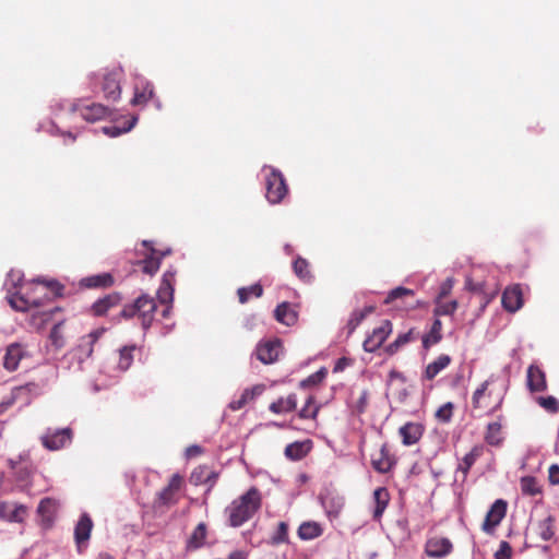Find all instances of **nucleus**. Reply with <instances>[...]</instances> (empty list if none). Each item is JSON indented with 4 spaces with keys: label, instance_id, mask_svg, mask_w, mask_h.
Wrapping results in <instances>:
<instances>
[{
    "label": "nucleus",
    "instance_id": "55",
    "mask_svg": "<svg viewBox=\"0 0 559 559\" xmlns=\"http://www.w3.org/2000/svg\"><path fill=\"white\" fill-rule=\"evenodd\" d=\"M27 514V508L23 504H16L9 513L8 522L22 523Z\"/></svg>",
    "mask_w": 559,
    "mask_h": 559
},
{
    "label": "nucleus",
    "instance_id": "49",
    "mask_svg": "<svg viewBox=\"0 0 559 559\" xmlns=\"http://www.w3.org/2000/svg\"><path fill=\"white\" fill-rule=\"evenodd\" d=\"M537 404L550 414H557L559 412V401L552 396H539L536 399Z\"/></svg>",
    "mask_w": 559,
    "mask_h": 559
},
{
    "label": "nucleus",
    "instance_id": "27",
    "mask_svg": "<svg viewBox=\"0 0 559 559\" xmlns=\"http://www.w3.org/2000/svg\"><path fill=\"white\" fill-rule=\"evenodd\" d=\"M264 389L263 384H257L250 389L243 390L239 399H235L229 403V408L231 411L241 409L248 402L253 401L257 396L261 395Z\"/></svg>",
    "mask_w": 559,
    "mask_h": 559
},
{
    "label": "nucleus",
    "instance_id": "61",
    "mask_svg": "<svg viewBox=\"0 0 559 559\" xmlns=\"http://www.w3.org/2000/svg\"><path fill=\"white\" fill-rule=\"evenodd\" d=\"M453 281L451 278L445 280L440 286V292L437 299H443L447 297L451 293Z\"/></svg>",
    "mask_w": 559,
    "mask_h": 559
},
{
    "label": "nucleus",
    "instance_id": "41",
    "mask_svg": "<svg viewBox=\"0 0 559 559\" xmlns=\"http://www.w3.org/2000/svg\"><path fill=\"white\" fill-rule=\"evenodd\" d=\"M8 464L11 467L13 475L19 481H25L29 478L31 468L27 462H24L22 460L14 461L13 459H10L8 461Z\"/></svg>",
    "mask_w": 559,
    "mask_h": 559
},
{
    "label": "nucleus",
    "instance_id": "56",
    "mask_svg": "<svg viewBox=\"0 0 559 559\" xmlns=\"http://www.w3.org/2000/svg\"><path fill=\"white\" fill-rule=\"evenodd\" d=\"M362 320H364V313H360L357 310H354L352 312L350 318L346 325V328L348 330V335H350L357 329V326L361 323Z\"/></svg>",
    "mask_w": 559,
    "mask_h": 559
},
{
    "label": "nucleus",
    "instance_id": "2",
    "mask_svg": "<svg viewBox=\"0 0 559 559\" xmlns=\"http://www.w3.org/2000/svg\"><path fill=\"white\" fill-rule=\"evenodd\" d=\"M41 287H26L25 293H16L9 298V302L11 307L17 311H26L32 307H39L41 305L40 298L36 295L40 289H44L45 293L43 296L45 298H55L62 296V292L64 289L63 285H61L57 281H38L37 282Z\"/></svg>",
    "mask_w": 559,
    "mask_h": 559
},
{
    "label": "nucleus",
    "instance_id": "24",
    "mask_svg": "<svg viewBox=\"0 0 559 559\" xmlns=\"http://www.w3.org/2000/svg\"><path fill=\"white\" fill-rule=\"evenodd\" d=\"M121 300L122 296L120 293L108 294L93 304L92 311L97 317L105 316L109 309L118 306Z\"/></svg>",
    "mask_w": 559,
    "mask_h": 559
},
{
    "label": "nucleus",
    "instance_id": "14",
    "mask_svg": "<svg viewBox=\"0 0 559 559\" xmlns=\"http://www.w3.org/2000/svg\"><path fill=\"white\" fill-rule=\"evenodd\" d=\"M282 352V342L278 338L260 342L255 348L257 358L262 364H273Z\"/></svg>",
    "mask_w": 559,
    "mask_h": 559
},
{
    "label": "nucleus",
    "instance_id": "50",
    "mask_svg": "<svg viewBox=\"0 0 559 559\" xmlns=\"http://www.w3.org/2000/svg\"><path fill=\"white\" fill-rule=\"evenodd\" d=\"M453 412L454 404L452 402H447L437 409L435 416L438 421L447 424L451 421Z\"/></svg>",
    "mask_w": 559,
    "mask_h": 559
},
{
    "label": "nucleus",
    "instance_id": "10",
    "mask_svg": "<svg viewBox=\"0 0 559 559\" xmlns=\"http://www.w3.org/2000/svg\"><path fill=\"white\" fill-rule=\"evenodd\" d=\"M393 325L390 320H383L379 326L374 328L370 335L362 343L365 352L374 353L379 349L386 338L391 335Z\"/></svg>",
    "mask_w": 559,
    "mask_h": 559
},
{
    "label": "nucleus",
    "instance_id": "15",
    "mask_svg": "<svg viewBox=\"0 0 559 559\" xmlns=\"http://www.w3.org/2000/svg\"><path fill=\"white\" fill-rule=\"evenodd\" d=\"M507 507V502L502 499H498L492 503L483 523L484 532L491 533L495 527L500 524L502 519L506 516Z\"/></svg>",
    "mask_w": 559,
    "mask_h": 559
},
{
    "label": "nucleus",
    "instance_id": "20",
    "mask_svg": "<svg viewBox=\"0 0 559 559\" xmlns=\"http://www.w3.org/2000/svg\"><path fill=\"white\" fill-rule=\"evenodd\" d=\"M155 95L154 86L151 82L140 79L134 85V95L131 99L133 106L146 105Z\"/></svg>",
    "mask_w": 559,
    "mask_h": 559
},
{
    "label": "nucleus",
    "instance_id": "57",
    "mask_svg": "<svg viewBox=\"0 0 559 559\" xmlns=\"http://www.w3.org/2000/svg\"><path fill=\"white\" fill-rule=\"evenodd\" d=\"M368 392L367 391H362L359 395V397L357 399V401L355 402V405H354V411L360 415L362 413L366 412L367 409V406H368Z\"/></svg>",
    "mask_w": 559,
    "mask_h": 559
},
{
    "label": "nucleus",
    "instance_id": "22",
    "mask_svg": "<svg viewBox=\"0 0 559 559\" xmlns=\"http://www.w3.org/2000/svg\"><path fill=\"white\" fill-rule=\"evenodd\" d=\"M58 501L52 498H44L40 500L37 512L46 527H49L52 524L58 511Z\"/></svg>",
    "mask_w": 559,
    "mask_h": 559
},
{
    "label": "nucleus",
    "instance_id": "36",
    "mask_svg": "<svg viewBox=\"0 0 559 559\" xmlns=\"http://www.w3.org/2000/svg\"><path fill=\"white\" fill-rule=\"evenodd\" d=\"M484 439L489 445L499 447L503 441L501 423H489L486 427Z\"/></svg>",
    "mask_w": 559,
    "mask_h": 559
},
{
    "label": "nucleus",
    "instance_id": "37",
    "mask_svg": "<svg viewBox=\"0 0 559 559\" xmlns=\"http://www.w3.org/2000/svg\"><path fill=\"white\" fill-rule=\"evenodd\" d=\"M442 323L439 319H436L431 325L429 333L425 334L421 338L423 347L425 349L438 344L442 340Z\"/></svg>",
    "mask_w": 559,
    "mask_h": 559
},
{
    "label": "nucleus",
    "instance_id": "25",
    "mask_svg": "<svg viewBox=\"0 0 559 559\" xmlns=\"http://www.w3.org/2000/svg\"><path fill=\"white\" fill-rule=\"evenodd\" d=\"M92 528L93 521L91 516L86 513L82 514L74 528V539L79 548L90 539Z\"/></svg>",
    "mask_w": 559,
    "mask_h": 559
},
{
    "label": "nucleus",
    "instance_id": "38",
    "mask_svg": "<svg viewBox=\"0 0 559 559\" xmlns=\"http://www.w3.org/2000/svg\"><path fill=\"white\" fill-rule=\"evenodd\" d=\"M206 534H207L206 524L199 523L188 539L187 548L188 549L201 548L205 543Z\"/></svg>",
    "mask_w": 559,
    "mask_h": 559
},
{
    "label": "nucleus",
    "instance_id": "43",
    "mask_svg": "<svg viewBox=\"0 0 559 559\" xmlns=\"http://www.w3.org/2000/svg\"><path fill=\"white\" fill-rule=\"evenodd\" d=\"M293 269L295 274L304 282H310L313 277L310 271L309 262L301 257H298L294 261Z\"/></svg>",
    "mask_w": 559,
    "mask_h": 559
},
{
    "label": "nucleus",
    "instance_id": "26",
    "mask_svg": "<svg viewBox=\"0 0 559 559\" xmlns=\"http://www.w3.org/2000/svg\"><path fill=\"white\" fill-rule=\"evenodd\" d=\"M109 114V108L98 103H94L80 108L81 117L88 122L102 120Z\"/></svg>",
    "mask_w": 559,
    "mask_h": 559
},
{
    "label": "nucleus",
    "instance_id": "40",
    "mask_svg": "<svg viewBox=\"0 0 559 559\" xmlns=\"http://www.w3.org/2000/svg\"><path fill=\"white\" fill-rule=\"evenodd\" d=\"M100 335L102 331L96 330L81 337L80 344L78 346L80 353L83 354L85 357H90L93 353V346L98 341Z\"/></svg>",
    "mask_w": 559,
    "mask_h": 559
},
{
    "label": "nucleus",
    "instance_id": "48",
    "mask_svg": "<svg viewBox=\"0 0 559 559\" xmlns=\"http://www.w3.org/2000/svg\"><path fill=\"white\" fill-rule=\"evenodd\" d=\"M191 478L194 480V483L201 484V483H207V481H215L216 474L212 471H209L204 466H200L199 468L194 469Z\"/></svg>",
    "mask_w": 559,
    "mask_h": 559
},
{
    "label": "nucleus",
    "instance_id": "39",
    "mask_svg": "<svg viewBox=\"0 0 559 559\" xmlns=\"http://www.w3.org/2000/svg\"><path fill=\"white\" fill-rule=\"evenodd\" d=\"M521 491L525 496L535 497L542 495L543 487L534 476H524L520 479Z\"/></svg>",
    "mask_w": 559,
    "mask_h": 559
},
{
    "label": "nucleus",
    "instance_id": "31",
    "mask_svg": "<svg viewBox=\"0 0 559 559\" xmlns=\"http://www.w3.org/2000/svg\"><path fill=\"white\" fill-rule=\"evenodd\" d=\"M297 407V395L292 393L286 397H280L276 401L272 402L269 406V409L273 414H286L295 411Z\"/></svg>",
    "mask_w": 559,
    "mask_h": 559
},
{
    "label": "nucleus",
    "instance_id": "59",
    "mask_svg": "<svg viewBox=\"0 0 559 559\" xmlns=\"http://www.w3.org/2000/svg\"><path fill=\"white\" fill-rule=\"evenodd\" d=\"M496 559H510L511 558V547L507 542H502L500 545V549L495 555Z\"/></svg>",
    "mask_w": 559,
    "mask_h": 559
},
{
    "label": "nucleus",
    "instance_id": "44",
    "mask_svg": "<svg viewBox=\"0 0 559 559\" xmlns=\"http://www.w3.org/2000/svg\"><path fill=\"white\" fill-rule=\"evenodd\" d=\"M136 349L135 345L123 346L119 350L118 368L121 371L128 370L134 359L133 353Z\"/></svg>",
    "mask_w": 559,
    "mask_h": 559
},
{
    "label": "nucleus",
    "instance_id": "52",
    "mask_svg": "<svg viewBox=\"0 0 559 559\" xmlns=\"http://www.w3.org/2000/svg\"><path fill=\"white\" fill-rule=\"evenodd\" d=\"M442 299H437V306L435 308V314L439 316H450L455 312L457 309V301L451 300L449 302H442Z\"/></svg>",
    "mask_w": 559,
    "mask_h": 559
},
{
    "label": "nucleus",
    "instance_id": "21",
    "mask_svg": "<svg viewBox=\"0 0 559 559\" xmlns=\"http://www.w3.org/2000/svg\"><path fill=\"white\" fill-rule=\"evenodd\" d=\"M485 448L483 444H476L472 450L465 454L459 462L456 473L462 474L463 480L467 477V474L475 462L484 454Z\"/></svg>",
    "mask_w": 559,
    "mask_h": 559
},
{
    "label": "nucleus",
    "instance_id": "53",
    "mask_svg": "<svg viewBox=\"0 0 559 559\" xmlns=\"http://www.w3.org/2000/svg\"><path fill=\"white\" fill-rule=\"evenodd\" d=\"M62 324H63V321H59V322L55 323L50 331V334H49L51 344L57 348H61L64 346V337L61 332Z\"/></svg>",
    "mask_w": 559,
    "mask_h": 559
},
{
    "label": "nucleus",
    "instance_id": "3",
    "mask_svg": "<svg viewBox=\"0 0 559 559\" xmlns=\"http://www.w3.org/2000/svg\"><path fill=\"white\" fill-rule=\"evenodd\" d=\"M493 383V376L485 380L473 393L472 405L474 409H487V414L491 415L502 407L507 386L500 391H496L490 385Z\"/></svg>",
    "mask_w": 559,
    "mask_h": 559
},
{
    "label": "nucleus",
    "instance_id": "35",
    "mask_svg": "<svg viewBox=\"0 0 559 559\" xmlns=\"http://www.w3.org/2000/svg\"><path fill=\"white\" fill-rule=\"evenodd\" d=\"M416 338L417 334L415 333L414 329H411L406 333L400 334L392 343L386 345L383 350L390 356L395 355L402 347L415 341Z\"/></svg>",
    "mask_w": 559,
    "mask_h": 559
},
{
    "label": "nucleus",
    "instance_id": "11",
    "mask_svg": "<svg viewBox=\"0 0 559 559\" xmlns=\"http://www.w3.org/2000/svg\"><path fill=\"white\" fill-rule=\"evenodd\" d=\"M142 246L147 249L145 258L139 261L136 264L141 267V271L147 275H154L160 267V261L164 257L170 254V249L159 251L151 247L150 241L144 240Z\"/></svg>",
    "mask_w": 559,
    "mask_h": 559
},
{
    "label": "nucleus",
    "instance_id": "28",
    "mask_svg": "<svg viewBox=\"0 0 559 559\" xmlns=\"http://www.w3.org/2000/svg\"><path fill=\"white\" fill-rule=\"evenodd\" d=\"M274 317L278 322L287 326L294 325L298 320L297 311L292 307L289 302L286 301L280 304L276 307Z\"/></svg>",
    "mask_w": 559,
    "mask_h": 559
},
{
    "label": "nucleus",
    "instance_id": "13",
    "mask_svg": "<svg viewBox=\"0 0 559 559\" xmlns=\"http://www.w3.org/2000/svg\"><path fill=\"white\" fill-rule=\"evenodd\" d=\"M397 460L391 453L388 443H383L379 451L371 455V465L380 474H386L396 465Z\"/></svg>",
    "mask_w": 559,
    "mask_h": 559
},
{
    "label": "nucleus",
    "instance_id": "19",
    "mask_svg": "<svg viewBox=\"0 0 559 559\" xmlns=\"http://www.w3.org/2000/svg\"><path fill=\"white\" fill-rule=\"evenodd\" d=\"M27 356V352L20 343H12L7 347L3 366L8 371L17 369L20 361Z\"/></svg>",
    "mask_w": 559,
    "mask_h": 559
},
{
    "label": "nucleus",
    "instance_id": "45",
    "mask_svg": "<svg viewBox=\"0 0 559 559\" xmlns=\"http://www.w3.org/2000/svg\"><path fill=\"white\" fill-rule=\"evenodd\" d=\"M237 295L240 304H247L251 296L260 298L263 295V288L257 283L248 287L238 288Z\"/></svg>",
    "mask_w": 559,
    "mask_h": 559
},
{
    "label": "nucleus",
    "instance_id": "4",
    "mask_svg": "<svg viewBox=\"0 0 559 559\" xmlns=\"http://www.w3.org/2000/svg\"><path fill=\"white\" fill-rule=\"evenodd\" d=\"M157 304L154 297L148 294H142L132 304L123 306L120 316L123 319L138 318L144 330H147L155 317Z\"/></svg>",
    "mask_w": 559,
    "mask_h": 559
},
{
    "label": "nucleus",
    "instance_id": "58",
    "mask_svg": "<svg viewBox=\"0 0 559 559\" xmlns=\"http://www.w3.org/2000/svg\"><path fill=\"white\" fill-rule=\"evenodd\" d=\"M548 480L551 485H559V465L552 464L548 468Z\"/></svg>",
    "mask_w": 559,
    "mask_h": 559
},
{
    "label": "nucleus",
    "instance_id": "1",
    "mask_svg": "<svg viewBox=\"0 0 559 559\" xmlns=\"http://www.w3.org/2000/svg\"><path fill=\"white\" fill-rule=\"evenodd\" d=\"M262 507V495L257 487L249 488L245 493L234 499L225 509L228 525L240 527L250 521Z\"/></svg>",
    "mask_w": 559,
    "mask_h": 559
},
{
    "label": "nucleus",
    "instance_id": "60",
    "mask_svg": "<svg viewBox=\"0 0 559 559\" xmlns=\"http://www.w3.org/2000/svg\"><path fill=\"white\" fill-rule=\"evenodd\" d=\"M323 376H324L323 372H316V373L309 376L307 379L302 380L299 385L301 388H305V386H308V385H314V384H317L318 382L321 381Z\"/></svg>",
    "mask_w": 559,
    "mask_h": 559
},
{
    "label": "nucleus",
    "instance_id": "63",
    "mask_svg": "<svg viewBox=\"0 0 559 559\" xmlns=\"http://www.w3.org/2000/svg\"><path fill=\"white\" fill-rule=\"evenodd\" d=\"M202 453V448L199 445H190L186 450L187 457H195Z\"/></svg>",
    "mask_w": 559,
    "mask_h": 559
},
{
    "label": "nucleus",
    "instance_id": "7",
    "mask_svg": "<svg viewBox=\"0 0 559 559\" xmlns=\"http://www.w3.org/2000/svg\"><path fill=\"white\" fill-rule=\"evenodd\" d=\"M383 302L400 311L415 309L418 305L414 290L402 286L389 292Z\"/></svg>",
    "mask_w": 559,
    "mask_h": 559
},
{
    "label": "nucleus",
    "instance_id": "8",
    "mask_svg": "<svg viewBox=\"0 0 559 559\" xmlns=\"http://www.w3.org/2000/svg\"><path fill=\"white\" fill-rule=\"evenodd\" d=\"M183 485V477L174 474L166 487L157 492L154 504L157 508L170 507L178 502V493Z\"/></svg>",
    "mask_w": 559,
    "mask_h": 559
},
{
    "label": "nucleus",
    "instance_id": "32",
    "mask_svg": "<svg viewBox=\"0 0 559 559\" xmlns=\"http://www.w3.org/2000/svg\"><path fill=\"white\" fill-rule=\"evenodd\" d=\"M452 359L449 355L442 354L438 356L432 362L428 364L423 377L427 380L435 379L442 370H444Z\"/></svg>",
    "mask_w": 559,
    "mask_h": 559
},
{
    "label": "nucleus",
    "instance_id": "46",
    "mask_svg": "<svg viewBox=\"0 0 559 559\" xmlns=\"http://www.w3.org/2000/svg\"><path fill=\"white\" fill-rule=\"evenodd\" d=\"M314 403H316L314 396L309 395L306 400L304 407L298 413L299 418L316 419L319 414L320 406L316 405Z\"/></svg>",
    "mask_w": 559,
    "mask_h": 559
},
{
    "label": "nucleus",
    "instance_id": "33",
    "mask_svg": "<svg viewBox=\"0 0 559 559\" xmlns=\"http://www.w3.org/2000/svg\"><path fill=\"white\" fill-rule=\"evenodd\" d=\"M311 450V441L306 440L302 442H293L286 445L285 455L292 461H299L304 459Z\"/></svg>",
    "mask_w": 559,
    "mask_h": 559
},
{
    "label": "nucleus",
    "instance_id": "23",
    "mask_svg": "<svg viewBox=\"0 0 559 559\" xmlns=\"http://www.w3.org/2000/svg\"><path fill=\"white\" fill-rule=\"evenodd\" d=\"M399 432L404 445H413L420 440L424 433V427L418 423L409 421L402 426Z\"/></svg>",
    "mask_w": 559,
    "mask_h": 559
},
{
    "label": "nucleus",
    "instance_id": "54",
    "mask_svg": "<svg viewBox=\"0 0 559 559\" xmlns=\"http://www.w3.org/2000/svg\"><path fill=\"white\" fill-rule=\"evenodd\" d=\"M24 390H26V386H15V388H13L12 391H11V395L0 403V414H2L10 406H12L15 403V401L17 400L19 394L22 391H24Z\"/></svg>",
    "mask_w": 559,
    "mask_h": 559
},
{
    "label": "nucleus",
    "instance_id": "16",
    "mask_svg": "<svg viewBox=\"0 0 559 559\" xmlns=\"http://www.w3.org/2000/svg\"><path fill=\"white\" fill-rule=\"evenodd\" d=\"M502 307L508 312L514 313L523 306V293L519 284L508 286L501 297Z\"/></svg>",
    "mask_w": 559,
    "mask_h": 559
},
{
    "label": "nucleus",
    "instance_id": "29",
    "mask_svg": "<svg viewBox=\"0 0 559 559\" xmlns=\"http://www.w3.org/2000/svg\"><path fill=\"white\" fill-rule=\"evenodd\" d=\"M390 499L389 490L385 487H379L373 491L374 509L372 516L374 520L379 521L382 518Z\"/></svg>",
    "mask_w": 559,
    "mask_h": 559
},
{
    "label": "nucleus",
    "instance_id": "9",
    "mask_svg": "<svg viewBox=\"0 0 559 559\" xmlns=\"http://www.w3.org/2000/svg\"><path fill=\"white\" fill-rule=\"evenodd\" d=\"M175 271H166L162 277V282L159 288L157 290V299L158 301L165 306L162 311V316L167 318L169 316L171 304L174 300V284H175Z\"/></svg>",
    "mask_w": 559,
    "mask_h": 559
},
{
    "label": "nucleus",
    "instance_id": "42",
    "mask_svg": "<svg viewBox=\"0 0 559 559\" xmlns=\"http://www.w3.org/2000/svg\"><path fill=\"white\" fill-rule=\"evenodd\" d=\"M537 534L544 540H550L555 535V519L547 516L537 524Z\"/></svg>",
    "mask_w": 559,
    "mask_h": 559
},
{
    "label": "nucleus",
    "instance_id": "64",
    "mask_svg": "<svg viewBox=\"0 0 559 559\" xmlns=\"http://www.w3.org/2000/svg\"><path fill=\"white\" fill-rule=\"evenodd\" d=\"M10 512L11 510L9 509V503L0 502V520L8 521Z\"/></svg>",
    "mask_w": 559,
    "mask_h": 559
},
{
    "label": "nucleus",
    "instance_id": "47",
    "mask_svg": "<svg viewBox=\"0 0 559 559\" xmlns=\"http://www.w3.org/2000/svg\"><path fill=\"white\" fill-rule=\"evenodd\" d=\"M288 542H289L288 524L286 522L282 521L277 524L276 530L272 534V536L270 538V543L272 545H281V544H286Z\"/></svg>",
    "mask_w": 559,
    "mask_h": 559
},
{
    "label": "nucleus",
    "instance_id": "51",
    "mask_svg": "<svg viewBox=\"0 0 559 559\" xmlns=\"http://www.w3.org/2000/svg\"><path fill=\"white\" fill-rule=\"evenodd\" d=\"M136 120H138L136 117H132L130 120L124 122L123 127H117V126L105 127L104 132L112 138L118 136L122 133L129 132L136 123Z\"/></svg>",
    "mask_w": 559,
    "mask_h": 559
},
{
    "label": "nucleus",
    "instance_id": "5",
    "mask_svg": "<svg viewBox=\"0 0 559 559\" xmlns=\"http://www.w3.org/2000/svg\"><path fill=\"white\" fill-rule=\"evenodd\" d=\"M269 169L270 173L265 177V197L270 203L277 204L287 195L288 188L283 174L278 169L273 167H269Z\"/></svg>",
    "mask_w": 559,
    "mask_h": 559
},
{
    "label": "nucleus",
    "instance_id": "17",
    "mask_svg": "<svg viewBox=\"0 0 559 559\" xmlns=\"http://www.w3.org/2000/svg\"><path fill=\"white\" fill-rule=\"evenodd\" d=\"M453 545L449 538L432 537L427 540L425 551L430 558H443L451 554Z\"/></svg>",
    "mask_w": 559,
    "mask_h": 559
},
{
    "label": "nucleus",
    "instance_id": "34",
    "mask_svg": "<svg viewBox=\"0 0 559 559\" xmlns=\"http://www.w3.org/2000/svg\"><path fill=\"white\" fill-rule=\"evenodd\" d=\"M298 537L302 540H311L323 534L320 523L314 521L302 522L297 531Z\"/></svg>",
    "mask_w": 559,
    "mask_h": 559
},
{
    "label": "nucleus",
    "instance_id": "12",
    "mask_svg": "<svg viewBox=\"0 0 559 559\" xmlns=\"http://www.w3.org/2000/svg\"><path fill=\"white\" fill-rule=\"evenodd\" d=\"M73 438V431L71 428H62L57 430L48 429L45 435L41 436V444L51 451H57L66 445L70 444Z\"/></svg>",
    "mask_w": 559,
    "mask_h": 559
},
{
    "label": "nucleus",
    "instance_id": "18",
    "mask_svg": "<svg viewBox=\"0 0 559 559\" xmlns=\"http://www.w3.org/2000/svg\"><path fill=\"white\" fill-rule=\"evenodd\" d=\"M527 389L534 392H544L547 390L546 373L537 365H530L526 372Z\"/></svg>",
    "mask_w": 559,
    "mask_h": 559
},
{
    "label": "nucleus",
    "instance_id": "62",
    "mask_svg": "<svg viewBox=\"0 0 559 559\" xmlns=\"http://www.w3.org/2000/svg\"><path fill=\"white\" fill-rule=\"evenodd\" d=\"M389 381L390 382L399 381L401 383H405L406 382V377L401 371L392 369L389 372Z\"/></svg>",
    "mask_w": 559,
    "mask_h": 559
},
{
    "label": "nucleus",
    "instance_id": "30",
    "mask_svg": "<svg viewBox=\"0 0 559 559\" xmlns=\"http://www.w3.org/2000/svg\"><path fill=\"white\" fill-rule=\"evenodd\" d=\"M115 283L110 273H100L81 280V286L85 288H108Z\"/></svg>",
    "mask_w": 559,
    "mask_h": 559
},
{
    "label": "nucleus",
    "instance_id": "6",
    "mask_svg": "<svg viewBox=\"0 0 559 559\" xmlns=\"http://www.w3.org/2000/svg\"><path fill=\"white\" fill-rule=\"evenodd\" d=\"M123 78V69L120 66L106 69L103 74L102 91L105 99L116 102L121 96V80Z\"/></svg>",
    "mask_w": 559,
    "mask_h": 559
}]
</instances>
